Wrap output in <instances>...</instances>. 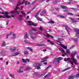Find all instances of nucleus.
<instances>
[{
    "label": "nucleus",
    "mask_w": 79,
    "mask_h": 79,
    "mask_svg": "<svg viewBox=\"0 0 79 79\" xmlns=\"http://www.w3.org/2000/svg\"><path fill=\"white\" fill-rule=\"evenodd\" d=\"M63 11H64V12H68V10H63Z\"/></svg>",
    "instance_id": "nucleus-62"
},
{
    "label": "nucleus",
    "mask_w": 79,
    "mask_h": 79,
    "mask_svg": "<svg viewBox=\"0 0 79 79\" xmlns=\"http://www.w3.org/2000/svg\"><path fill=\"white\" fill-rule=\"evenodd\" d=\"M10 76L11 77H13H13H14V75H13V74H10Z\"/></svg>",
    "instance_id": "nucleus-48"
},
{
    "label": "nucleus",
    "mask_w": 79,
    "mask_h": 79,
    "mask_svg": "<svg viewBox=\"0 0 79 79\" xmlns=\"http://www.w3.org/2000/svg\"><path fill=\"white\" fill-rule=\"evenodd\" d=\"M60 60H59V59L58 58H55L54 61L53 62V64H58V63H59Z\"/></svg>",
    "instance_id": "nucleus-5"
},
{
    "label": "nucleus",
    "mask_w": 79,
    "mask_h": 79,
    "mask_svg": "<svg viewBox=\"0 0 79 79\" xmlns=\"http://www.w3.org/2000/svg\"><path fill=\"white\" fill-rule=\"evenodd\" d=\"M18 6H19V4H17V5L16 6V7H14V9H15V10H18V8H19Z\"/></svg>",
    "instance_id": "nucleus-30"
},
{
    "label": "nucleus",
    "mask_w": 79,
    "mask_h": 79,
    "mask_svg": "<svg viewBox=\"0 0 79 79\" xmlns=\"http://www.w3.org/2000/svg\"><path fill=\"white\" fill-rule=\"evenodd\" d=\"M20 54V52H16L14 55H12L11 56H16L18 55H19Z\"/></svg>",
    "instance_id": "nucleus-11"
},
{
    "label": "nucleus",
    "mask_w": 79,
    "mask_h": 79,
    "mask_svg": "<svg viewBox=\"0 0 79 79\" xmlns=\"http://www.w3.org/2000/svg\"><path fill=\"white\" fill-rule=\"evenodd\" d=\"M31 30H32L33 31H37V30L35 29L34 28H31Z\"/></svg>",
    "instance_id": "nucleus-50"
},
{
    "label": "nucleus",
    "mask_w": 79,
    "mask_h": 79,
    "mask_svg": "<svg viewBox=\"0 0 79 79\" xmlns=\"http://www.w3.org/2000/svg\"><path fill=\"white\" fill-rule=\"evenodd\" d=\"M27 3H28V1H26L25 3V6H26L27 5Z\"/></svg>",
    "instance_id": "nucleus-42"
},
{
    "label": "nucleus",
    "mask_w": 79,
    "mask_h": 79,
    "mask_svg": "<svg viewBox=\"0 0 79 79\" xmlns=\"http://www.w3.org/2000/svg\"><path fill=\"white\" fill-rule=\"evenodd\" d=\"M36 46H42V44H38L36 45Z\"/></svg>",
    "instance_id": "nucleus-49"
},
{
    "label": "nucleus",
    "mask_w": 79,
    "mask_h": 79,
    "mask_svg": "<svg viewBox=\"0 0 79 79\" xmlns=\"http://www.w3.org/2000/svg\"><path fill=\"white\" fill-rule=\"evenodd\" d=\"M40 31H43V28L41 27H40Z\"/></svg>",
    "instance_id": "nucleus-55"
},
{
    "label": "nucleus",
    "mask_w": 79,
    "mask_h": 79,
    "mask_svg": "<svg viewBox=\"0 0 79 79\" xmlns=\"http://www.w3.org/2000/svg\"><path fill=\"white\" fill-rule=\"evenodd\" d=\"M45 35V36H46V37H51V38H52V39H53V38H54L53 36L52 35H50L45 34V35Z\"/></svg>",
    "instance_id": "nucleus-17"
},
{
    "label": "nucleus",
    "mask_w": 79,
    "mask_h": 79,
    "mask_svg": "<svg viewBox=\"0 0 79 79\" xmlns=\"http://www.w3.org/2000/svg\"><path fill=\"white\" fill-rule=\"evenodd\" d=\"M43 64H45V65H47V62H44L43 63Z\"/></svg>",
    "instance_id": "nucleus-63"
},
{
    "label": "nucleus",
    "mask_w": 79,
    "mask_h": 79,
    "mask_svg": "<svg viewBox=\"0 0 79 79\" xmlns=\"http://www.w3.org/2000/svg\"><path fill=\"white\" fill-rule=\"evenodd\" d=\"M22 17H23V16L21 15H20L17 17V19H19V21H21V19H22Z\"/></svg>",
    "instance_id": "nucleus-10"
},
{
    "label": "nucleus",
    "mask_w": 79,
    "mask_h": 79,
    "mask_svg": "<svg viewBox=\"0 0 79 79\" xmlns=\"http://www.w3.org/2000/svg\"><path fill=\"white\" fill-rule=\"evenodd\" d=\"M21 13H22V15H23V16H25L26 15V13H24V12L23 11H21Z\"/></svg>",
    "instance_id": "nucleus-36"
},
{
    "label": "nucleus",
    "mask_w": 79,
    "mask_h": 79,
    "mask_svg": "<svg viewBox=\"0 0 79 79\" xmlns=\"http://www.w3.org/2000/svg\"><path fill=\"white\" fill-rule=\"evenodd\" d=\"M48 57H46L43 58V59H41V60H46V59H48Z\"/></svg>",
    "instance_id": "nucleus-46"
},
{
    "label": "nucleus",
    "mask_w": 79,
    "mask_h": 79,
    "mask_svg": "<svg viewBox=\"0 0 79 79\" xmlns=\"http://www.w3.org/2000/svg\"><path fill=\"white\" fill-rule=\"evenodd\" d=\"M31 69V68L30 67H27V68H26L24 70L25 71H29Z\"/></svg>",
    "instance_id": "nucleus-29"
},
{
    "label": "nucleus",
    "mask_w": 79,
    "mask_h": 79,
    "mask_svg": "<svg viewBox=\"0 0 79 79\" xmlns=\"http://www.w3.org/2000/svg\"><path fill=\"white\" fill-rule=\"evenodd\" d=\"M64 27H65V29L66 31H67L68 34H69V32L68 31V30H69V28L68 27V26H66V25H64Z\"/></svg>",
    "instance_id": "nucleus-16"
},
{
    "label": "nucleus",
    "mask_w": 79,
    "mask_h": 79,
    "mask_svg": "<svg viewBox=\"0 0 79 79\" xmlns=\"http://www.w3.org/2000/svg\"><path fill=\"white\" fill-rule=\"evenodd\" d=\"M70 52H69V49H67L65 51V54H68V53Z\"/></svg>",
    "instance_id": "nucleus-27"
},
{
    "label": "nucleus",
    "mask_w": 79,
    "mask_h": 79,
    "mask_svg": "<svg viewBox=\"0 0 79 79\" xmlns=\"http://www.w3.org/2000/svg\"><path fill=\"white\" fill-rule=\"evenodd\" d=\"M34 76H38V73H35Z\"/></svg>",
    "instance_id": "nucleus-57"
},
{
    "label": "nucleus",
    "mask_w": 79,
    "mask_h": 79,
    "mask_svg": "<svg viewBox=\"0 0 79 79\" xmlns=\"http://www.w3.org/2000/svg\"><path fill=\"white\" fill-rule=\"evenodd\" d=\"M60 18H65L64 16L62 15H60Z\"/></svg>",
    "instance_id": "nucleus-61"
},
{
    "label": "nucleus",
    "mask_w": 79,
    "mask_h": 79,
    "mask_svg": "<svg viewBox=\"0 0 79 79\" xmlns=\"http://www.w3.org/2000/svg\"><path fill=\"white\" fill-rule=\"evenodd\" d=\"M23 42H24L25 44H27L29 45H31V44H32V43L29 42L27 40H24Z\"/></svg>",
    "instance_id": "nucleus-13"
},
{
    "label": "nucleus",
    "mask_w": 79,
    "mask_h": 79,
    "mask_svg": "<svg viewBox=\"0 0 79 79\" xmlns=\"http://www.w3.org/2000/svg\"><path fill=\"white\" fill-rule=\"evenodd\" d=\"M15 13H17V14H18V15H19V14L20 12L19 11H17V10H16L15 11Z\"/></svg>",
    "instance_id": "nucleus-47"
},
{
    "label": "nucleus",
    "mask_w": 79,
    "mask_h": 79,
    "mask_svg": "<svg viewBox=\"0 0 79 79\" xmlns=\"http://www.w3.org/2000/svg\"><path fill=\"white\" fill-rule=\"evenodd\" d=\"M6 25H8V24L9 23V20H7L6 21Z\"/></svg>",
    "instance_id": "nucleus-59"
},
{
    "label": "nucleus",
    "mask_w": 79,
    "mask_h": 79,
    "mask_svg": "<svg viewBox=\"0 0 79 79\" xmlns=\"http://www.w3.org/2000/svg\"><path fill=\"white\" fill-rule=\"evenodd\" d=\"M57 58L58 59L59 61H60V60H63V58L61 57H58Z\"/></svg>",
    "instance_id": "nucleus-45"
},
{
    "label": "nucleus",
    "mask_w": 79,
    "mask_h": 79,
    "mask_svg": "<svg viewBox=\"0 0 79 79\" xmlns=\"http://www.w3.org/2000/svg\"><path fill=\"white\" fill-rule=\"evenodd\" d=\"M22 60L23 61V63H26V59L25 60V59H22Z\"/></svg>",
    "instance_id": "nucleus-41"
},
{
    "label": "nucleus",
    "mask_w": 79,
    "mask_h": 79,
    "mask_svg": "<svg viewBox=\"0 0 79 79\" xmlns=\"http://www.w3.org/2000/svg\"><path fill=\"white\" fill-rule=\"evenodd\" d=\"M27 22L29 25L30 26H37V24L33 23V22L31 21H28Z\"/></svg>",
    "instance_id": "nucleus-6"
},
{
    "label": "nucleus",
    "mask_w": 79,
    "mask_h": 79,
    "mask_svg": "<svg viewBox=\"0 0 79 79\" xmlns=\"http://www.w3.org/2000/svg\"><path fill=\"white\" fill-rule=\"evenodd\" d=\"M75 47V46L74 45H72L71 47L69 48L70 49H71V48H74Z\"/></svg>",
    "instance_id": "nucleus-54"
},
{
    "label": "nucleus",
    "mask_w": 79,
    "mask_h": 79,
    "mask_svg": "<svg viewBox=\"0 0 79 79\" xmlns=\"http://www.w3.org/2000/svg\"><path fill=\"white\" fill-rule=\"evenodd\" d=\"M37 34H38V33H37L36 34H34L33 35H32V34H31V36H30V38L32 40H35L36 38H37V37L35 36H34V35H36Z\"/></svg>",
    "instance_id": "nucleus-7"
},
{
    "label": "nucleus",
    "mask_w": 79,
    "mask_h": 79,
    "mask_svg": "<svg viewBox=\"0 0 79 79\" xmlns=\"http://www.w3.org/2000/svg\"><path fill=\"white\" fill-rule=\"evenodd\" d=\"M16 50V48L15 47H13L10 49L11 52H13V51H15V50Z\"/></svg>",
    "instance_id": "nucleus-18"
},
{
    "label": "nucleus",
    "mask_w": 79,
    "mask_h": 79,
    "mask_svg": "<svg viewBox=\"0 0 79 79\" xmlns=\"http://www.w3.org/2000/svg\"><path fill=\"white\" fill-rule=\"evenodd\" d=\"M69 19H70L71 21H72L73 23H77V21L74 20V19L73 18L70 17L69 18Z\"/></svg>",
    "instance_id": "nucleus-15"
},
{
    "label": "nucleus",
    "mask_w": 79,
    "mask_h": 79,
    "mask_svg": "<svg viewBox=\"0 0 79 79\" xmlns=\"http://www.w3.org/2000/svg\"><path fill=\"white\" fill-rule=\"evenodd\" d=\"M71 39L72 40L75 41V42L76 43H77V42H78V38H72Z\"/></svg>",
    "instance_id": "nucleus-14"
},
{
    "label": "nucleus",
    "mask_w": 79,
    "mask_h": 79,
    "mask_svg": "<svg viewBox=\"0 0 79 79\" xmlns=\"http://www.w3.org/2000/svg\"><path fill=\"white\" fill-rule=\"evenodd\" d=\"M72 29L76 31V36L77 37H79V30L74 27H72Z\"/></svg>",
    "instance_id": "nucleus-3"
},
{
    "label": "nucleus",
    "mask_w": 79,
    "mask_h": 79,
    "mask_svg": "<svg viewBox=\"0 0 79 79\" xmlns=\"http://www.w3.org/2000/svg\"><path fill=\"white\" fill-rule=\"evenodd\" d=\"M40 13V10L37 12V13H35V17L36 18L37 20L40 21H42V19L40 18L38 16V15H39V13Z\"/></svg>",
    "instance_id": "nucleus-2"
},
{
    "label": "nucleus",
    "mask_w": 79,
    "mask_h": 79,
    "mask_svg": "<svg viewBox=\"0 0 79 79\" xmlns=\"http://www.w3.org/2000/svg\"><path fill=\"white\" fill-rule=\"evenodd\" d=\"M12 33V32H10V34H7L6 35V39H8V36H10V35H11V33Z\"/></svg>",
    "instance_id": "nucleus-26"
},
{
    "label": "nucleus",
    "mask_w": 79,
    "mask_h": 79,
    "mask_svg": "<svg viewBox=\"0 0 79 79\" xmlns=\"http://www.w3.org/2000/svg\"><path fill=\"white\" fill-rule=\"evenodd\" d=\"M47 13V11H46V10H44L41 13V15H43L44 14H45V13Z\"/></svg>",
    "instance_id": "nucleus-24"
},
{
    "label": "nucleus",
    "mask_w": 79,
    "mask_h": 79,
    "mask_svg": "<svg viewBox=\"0 0 79 79\" xmlns=\"http://www.w3.org/2000/svg\"><path fill=\"white\" fill-rule=\"evenodd\" d=\"M45 0H47L46 1L47 3H48L50 2V0H41L40 2H44V1H45Z\"/></svg>",
    "instance_id": "nucleus-31"
},
{
    "label": "nucleus",
    "mask_w": 79,
    "mask_h": 79,
    "mask_svg": "<svg viewBox=\"0 0 79 79\" xmlns=\"http://www.w3.org/2000/svg\"><path fill=\"white\" fill-rule=\"evenodd\" d=\"M75 76V77L76 76V77H79V73L77 74Z\"/></svg>",
    "instance_id": "nucleus-40"
},
{
    "label": "nucleus",
    "mask_w": 79,
    "mask_h": 79,
    "mask_svg": "<svg viewBox=\"0 0 79 79\" xmlns=\"http://www.w3.org/2000/svg\"><path fill=\"white\" fill-rule=\"evenodd\" d=\"M50 75V73H48V74L44 76V77H47L48 76Z\"/></svg>",
    "instance_id": "nucleus-51"
},
{
    "label": "nucleus",
    "mask_w": 79,
    "mask_h": 79,
    "mask_svg": "<svg viewBox=\"0 0 79 79\" xmlns=\"http://www.w3.org/2000/svg\"><path fill=\"white\" fill-rule=\"evenodd\" d=\"M8 61H7L6 62V65H8Z\"/></svg>",
    "instance_id": "nucleus-64"
},
{
    "label": "nucleus",
    "mask_w": 79,
    "mask_h": 79,
    "mask_svg": "<svg viewBox=\"0 0 79 79\" xmlns=\"http://www.w3.org/2000/svg\"><path fill=\"white\" fill-rule=\"evenodd\" d=\"M70 69V67H68L67 69H66L63 70H62V72H64V71H67V70H68V69Z\"/></svg>",
    "instance_id": "nucleus-28"
},
{
    "label": "nucleus",
    "mask_w": 79,
    "mask_h": 79,
    "mask_svg": "<svg viewBox=\"0 0 79 79\" xmlns=\"http://www.w3.org/2000/svg\"><path fill=\"white\" fill-rule=\"evenodd\" d=\"M23 71H21V70L19 69V73H23Z\"/></svg>",
    "instance_id": "nucleus-52"
},
{
    "label": "nucleus",
    "mask_w": 79,
    "mask_h": 79,
    "mask_svg": "<svg viewBox=\"0 0 79 79\" xmlns=\"http://www.w3.org/2000/svg\"><path fill=\"white\" fill-rule=\"evenodd\" d=\"M27 48V49L30 50L31 52H32V49H31V48L28 47V48Z\"/></svg>",
    "instance_id": "nucleus-38"
},
{
    "label": "nucleus",
    "mask_w": 79,
    "mask_h": 79,
    "mask_svg": "<svg viewBox=\"0 0 79 79\" xmlns=\"http://www.w3.org/2000/svg\"><path fill=\"white\" fill-rule=\"evenodd\" d=\"M77 52H74V51H72V53H71V59L72 60H69V62L72 65H74V64H75L76 65L78 64H79L77 63V60L76 59H74V55L77 54Z\"/></svg>",
    "instance_id": "nucleus-1"
},
{
    "label": "nucleus",
    "mask_w": 79,
    "mask_h": 79,
    "mask_svg": "<svg viewBox=\"0 0 79 79\" xmlns=\"http://www.w3.org/2000/svg\"><path fill=\"white\" fill-rule=\"evenodd\" d=\"M45 74H46V73H43L42 74H41V75H40L38 77H42V76H44Z\"/></svg>",
    "instance_id": "nucleus-22"
},
{
    "label": "nucleus",
    "mask_w": 79,
    "mask_h": 79,
    "mask_svg": "<svg viewBox=\"0 0 79 79\" xmlns=\"http://www.w3.org/2000/svg\"><path fill=\"white\" fill-rule=\"evenodd\" d=\"M13 36L12 37V39H15L16 37V34H13Z\"/></svg>",
    "instance_id": "nucleus-35"
},
{
    "label": "nucleus",
    "mask_w": 79,
    "mask_h": 79,
    "mask_svg": "<svg viewBox=\"0 0 79 79\" xmlns=\"http://www.w3.org/2000/svg\"><path fill=\"white\" fill-rule=\"evenodd\" d=\"M42 66V64L40 63L35 64L33 65V66H34V67H35V68L37 67V69H40V66Z\"/></svg>",
    "instance_id": "nucleus-4"
},
{
    "label": "nucleus",
    "mask_w": 79,
    "mask_h": 79,
    "mask_svg": "<svg viewBox=\"0 0 79 79\" xmlns=\"http://www.w3.org/2000/svg\"><path fill=\"white\" fill-rule=\"evenodd\" d=\"M68 15H73V14L71 13H69L68 14Z\"/></svg>",
    "instance_id": "nucleus-60"
},
{
    "label": "nucleus",
    "mask_w": 79,
    "mask_h": 79,
    "mask_svg": "<svg viewBox=\"0 0 79 79\" xmlns=\"http://www.w3.org/2000/svg\"><path fill=\"white\" fill-rule=\"evenodd\" d=\"M11 14H15V11H11Z\"/></svg>",
    "instance_id": "nucleus-58"
},
{
    "label": "nucleus",
    "mask_w": 79,
    "mask_h": 79,
    "mask_svg": "<svg viewBox=\"0 0 79 79\" xmlns=\"http://www.w3.org/2000/svg\"><path fill=\"white\" fill-rule=\"evenodd\" d=\"M59 45L61 46V47H62V48H64V49H67V48H68V47H67V46H65L62 44H59Z\"/></svg>",
    "instance_id": "nucleus-12"
},
{
    "label": "nucleus",
    "mask_w": 79,
    "mask_h": 79,
    "mask_svg": "<svg viewBox=\"0 0 79 79\" xmlns=\"http://www.w3.org/2000/svg\"><path fill=\"white\" fill-rule=\"evenodd\" d=\"M29 54V52L27 51H24V55H28Z\"/></svg>",
    "instance_id": "nucleus-25"
},
{
    "label": "nucleus",
    "mask_w": 79,
    "mask_h": 79,
    "mask_svg": "<svg viewBox=\"0 0 79 79\" xmlns=\"http://www.w3.org/2000/svg\"><path fill=\"white\" fill-rule=\"evenodd\" d=\"M71 60V59L69 58H65L64 59V61H65V62H66V61H67V60Z\"/></svg>",
    "instance_id": "nucleus-20"
},
{
    "label": "nucleus",
    "mask_w": 79,
    "mask_h": 79,
    "mask_svg": "<svg viewBox=\"0 0 79 79\" xmlns=\"http://www.w3.org/2000/svg\"><path fill=\"white\" fill-rule=\"evenodd\" d=\"M26 63L27 62L28 63H29V62H30V59H26Z\"/></svg>",
    "instance_id": "nucleus-34"
},
{
    "label": "nucleus",
    "mask_w": 79,
    "mask_h": 79,
    "mask_svg": "<svg viewBox=\"0 0 79 79\" xmlns=\"http://www.w3.org/2000/svg\"><path fill=\"white\" fill-rule=\"evenodd\" d=\"M74 78H75V75H73L70 76L69 77L68 79H74Z\"/></svg>",
    "instance_id": "nucleus-19"
},
{
    "label": "nucleus",
    "mask_w": 79,
    "mask_h": 79,
    "mask_svg": "<svg viewBox=\"0 0 79 79\" xmlns=\"http://www.w3.org/2000/svg\"><path fill=\"white\" fill-rule=\"evenodd\" d=\"M24 39H29V35L27 32H26L24 34Z\"/></svg>",
    "instance_id": "nucleus-8"
},
{
    "label": "nucleus",
    "mask_w": 79,
    "mask_h": 79,
    "mask_svg": "<svg viewBox=\"0 0 79 79\" xmlns=\"http://www.w3.org/2000/svg\"><path fill=\"white\" fill-rule=\"evenodd\" d=\"M24 3H25V1H23L22 2L19 3V5H23V4H24Z\"/></svg>",
    "instance_id": "nucleus-33"
},
{
    "label": "nucleus",
    "mask_w": 79,
    "mask_h": 79,
    "mask_svg": "<svg viewBox=\"0 0 79 79\" xmlns=\"http://www.w3.org/2000/svg\"><path fill=\"white\" fill-rule=\"evenodd\" d=\"M55 22L54 21L51 20L50 21V22H48V23H50L51 24H54Z\"/></svg>",
    "instance_id": "nucleus-32"
},
{
    "label": "nucleus",
    "mask_w": 79,
    "mask_h": 79,
    "mask_svg": "<svg viewBox=\"0 0 79 79\" xmlns=\"http://www.w3.org/2000/svg\"><path fill=\"white\" fill-rule=\"evenodd\" d=\"M58 40L59 41H62L63 40H64V39L59 38L58 39Z\"/></svg>",
    "instance_id": "nucleus-39"
},
{
    "label": "nucleus",
    "mask_w": 79,
    "mask_h": 79,
    "mask_svg": "<svg viewBox=\"0 0 79 79\" xmlns=\"http://www.w3.org/2000/svg\"><path fill=\"white\" fill-rule=\"evenodd\" d=\"M52 3H53L56 4L57 3H58V2L56 0H54L52 1Z\"/></svg>",
    "instance_id": "nucleus-37"
},
{
    "label": "nucleus",
    "mask_w": 79,
    "mask_h": 79,
    "mask_svg": "<svg viewBox=\"0 0 79 79\" xmlns=\"http://www.w3.org/2000/svg\"><path fill=\"white\" fill-rule=\"evenodd\" d=\"M61 52H62L63 53H64V54H65V52L64 51V50L62 48V50H61Z\"/></svg>",
    "instance_id": "nucleus-44"
},
{
    "label": "nucleus",
    "mask_w": 79,
    "mask_h": 79,
    "mask_svg": "<svg viewBox=\"0 0 79 79\" xmlns=\"http://www.w3.org/2000/svg\"><path fill=\"white\" fill-rule=\"evenodd\" d=\"M60 7L62 8H63V9H66V8H67L66 6L64 5L61 6Z\"/></svg>",
    "instance_id": "nucleus-23"
},
{
    "label": "nucleus",
    "mask_w": 79,
    "mask_h": 79,
    "mask_svg": "<svg viewBox=\"0 0 79 79\" xmlns=\"http://www.w3.org/2000/svg\"><path fill=\"white\" fill-rule=\"evenodd\" d=\"M9 13L8 12V11H5L4 12V15H9Z\"/></svg>",
    "instance_id": "nucleus-43"
},
{
    "label": "nucleus",
    "mask_w": 79,
    "mask_h": 79,
    "mask_svg": "<svg viewBox=\"0 0 79 79\" xmlns=\"http://www.w3.org/2000/svg\"><path fill=\"white\" fill-rule=\"evenodd\" d=\"M11 18V17L8 16L6 15H5L4 16H3L0 15V18Z\"/></svg>",
    "instance_id": "nucleus-9"
},
{
    "label": "nucleus",
    "mask_w": 79,
    "mask_h": 79,
    "mask_svg": "<svg viewBox=\"0 0 79 79\" xmlns=\"http://www.w3.org/2000/svg\"><path fill=\"white\" fill-rule=\"evenodd\" d=\"M36 2V1L35 0L34 2H33L31 3L32 5H34V4L35 3V2Z\"/></svg>",
    "instance_id": "nucleus-53"
},
{
    "label": "nucleus",
    "mask_w": 79,
    "mask_h": 79,
    "mask_svg": "<svg viewBox=\"0 0 79 79\" xmlns=\"http://www.w3.org/2000/svg\"><path fill=\"white\" fill-rule=\"evenodd\" d=\"M50 44H51V45H54V42L53 41H52V42H50Z\"/></svg>",
    "instance_id": "nucleus-56"
},
{
    "label": "nucleus",
    "mask_w": 79,
    "mask_h": 79,
    "mask_svg": "<svg viewBox=\"0 0 79 79\" xmlns=\"http://www.w3.org/2000/svg\"><path fill=\"white\" fill-rule=\"evenodd\" d=\"M6 45V43H5V41H3L2 44L1 45L2 47H5Z\"/></svg>",
    "instance_id": "nucleus-21"
}]
</instances>
